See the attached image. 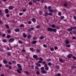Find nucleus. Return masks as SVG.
I'll return each mask as SVG.
<instances>
[{"label":"nucleus","instance_id":"1","mask_svg":"<svg viewBox=\"0 0 76 76\" xmlns=\"http://www.w3.org/2000/svg\"><path fill=\"white\" fill-rule=\"evenodd\" d=\"M76 27H71V28H69L67 29L68 31H72L73 29H76Z\"/></svg>","mask_w":76,"mask_h":76},{"label":"nucleus","instance_id":"2","mask_svg":"<svg viewBox=\"0 0 76 76\" xmlns=\"http://www.w3.org/2000/svg\"><path fill=\"white\" fill-rule=\"evenodd\" d=\"M48 9L49 10V12L51 13H53V10L51 9V7L49 6L48 8Z\"/></svg>","mask_w":76,"mask_h":76},{"label":"nucleus","instance_id":"3","mask_svg":"<svg viewBox=\"0 0 76 76\" xmlns=\"http://www.w3.org/2000/svg\"><path fill=\"white\" fill-rule=\"evenodd\" d=\"M17 66H18V69H19L20 70H22V67H21V66L20 65V64H17Z\"/></svg>","mask_w":76,"mask_h":76},{"label":"nucleus","instance_id":"4","mask_svg":"<svg viewBox=\"0 0 76 76\" xmlns=\"http://www.w3.org/2000/svg\"><path fill=\"white\" fill-rule=\"evenodd\" d=\"M44 66L45 67V70L47 71L48 70V69H49V68L47 66V64H45Z\"/></svg>","mask_w":76,"mask_h":76},{"label":"nucleus","instance_id":"5","mask_svg":"<svg viewBox=\"0 0 76 76\" xmlns=\"http://www.w3.org/2000/svg\"><path fill=\"white\" fill-rule=\"evenodd\" d=\"M14 41V39L11 38L9 39V42L11 43L12 42H13Z\"/></svg>","mask_w":76,"mask_h":76},{"label":"nucleus","instance_id":"6","mask_svg":"<svg viewBox=\"0 0 76 76\" xmlns=\"http://www.w3.org/2000/svg\"><path fill=\"white\" fill-rule=\"evenodd\" d=\"M33 58L36 59L37 60H38V56L36 55H34L33 56Z\"/></svg>","mask_w":76,"mask_h":76},{"label":"nucleus","instance_id":"7","mask_svg":"<svg viewBox=\"0 0 76 76\" xmlns=\"http://www.w3.org/2000/svg\"><path fill=\"white\" fill-rule=\"evenodd\" d=\"M65 43L66 44H70V42L69 41L68 39H66L65 40Z\"/></svg>","mask_w":76,"mask_h":76},{"label":"nucleus","instance_id":"8","mask_svg":"<svg viewBox=\"0 0 76 76\" xmlns=\"http://www.w3.org/2000/svg\"><path fill=\"white\" fill-rule=\"evenodd\" d=\"M48 31H53V28H48Z\"/></svg>","mask_w":76,"mask_h":76},{"label":"nucleus","instance_id":"9","mask_svg":"<svg viewBox=\"0 0 76 76\" xmlns=\"http://www.w3.org/2000/svg\"><path fill=\"white\" fill-rule=\"evenodd\" d=\"M72 56H73V55L72 54H70L68 55L67 57H68V58H70L72 57Z\"/></svg>","mask_w":76,"mask_h":76},{"label":"nucleus","instance_id":"10","mask_svg":"<svg viewBox=\"0 0 76 76\" xmlns=\"http://www.w3.org/2000/svg\"><path fill=\"white\" fill-rule=\"evenodd\" d=\"M41 72L43 74H45L47 73V72L44 70L41 71Z\"/></svg>","mask_w":76,"mask_h":76},{"label":"nucleus","instance_id":"11","mask_svg":"<svg viewBox=\"0 0 76 76\" xmlns=\"http://www.w3.org/2000/svg\"><path fill=\"white\" fill-rule=\"evenodd\" d=\"M5 12L6 13V14L9 13V10H8V9H5Z\"/></svg>","mask_w":76,"mask_h":76},{"label":"nucleus","instance_id":"12","mask_svg":"<svg viewBox=\"0 0 76 76\" xmlns=\"http://www.w3.org/2000/svg\"><path fill=\"white\" fill-rule=\"evenodd\" d=\"M13 9V7H12V6H11L9 7V10H12Z\"/></svg>","mask_w":76,"mask_h":76},{"label":"nucleus","instance_id":"13","mask_svg":"<svg viewBox=\"0 0 76 76\" xmlns=\"http://www.w3.org/2000/svg\"><path fill=\"white\" fill-rule=\"evenodd\" d=\"M59 60L60 62H61V63H63V59H62L61 58H59Z\"/></svg>","mask_w":76,"mask_h":76},{"label":"nucleus","instance_id":"14","mask_svg":"<svg viewBox=\"0 0 76 76\" xmlns=\"http://www.w3.org/2000/svg\"><path fill=\"white\" fill-rule=\"evenodd\" d=\"M41 28V26H40L38 25L37 26H36V28L37 29H39V28Z\"/></svg>","mask_w":76,"mask_h":76},{"label":"nucleus","instance_id":"15","mask_svg":"<svg viewBox=\"0 0 76 76\" xmlns=\"http://www.w3.org/2000/svg\"><path fill=\"white\" fill-rule=\"evenodd\" d=\"M23 37L24 38H26L27 37V35L25 34V33L23 34Z\"/></svg>","mask_w":76,"mask_h":76},{"label":"nucleus","instance_id":"16","mask_svg":"<svg viewBox=\"0 0 76 76\" xmlns=\"http://www.w3.org/2000/svg\"><path fill=\"white\" fill-rule=\"evenodd\" d=\"M3 63H4V64H7V61H6V60H4L3 61Z\"/></svg>","mask_w":76,"mask_h":76},{"label":"nucleus","instance_id":"17","mask_svg":"<svg viewBox=\"0 0 76 76\" xmlns=\"http://www.w3.org/2000/svg\"><path fill=\"white\" fill-rule=\"evenodd\" d=\"M52 31H53L54 32H57V29H53Z\"/></svg>","mask_w":76,"mask_h":76},{"label":"nucleus","instance_id":"18","mask_svg":"<svg viewBox=\"0 0 76 76\" xmlns=\"http://www.w3.org/2000/svg\"><path fill=\"white\" fill-rule=\"evenodd\" d=\"M36 65L38 67H41V64L39 63H37Z\"/></svg>","mask_w":76,"mask_h":76},{"label":"nucleus","instance_id":"19","mask_svg":"<svg viewBox=\"0 0 76 76\" xmlns=\"http://www.w3.org/2000/svg\"><path fill=\"white\" fill-rule=\"evenodd\" d=\"M44 37L43 36H41L40 37V39H44Z\"/></svg>","mask_w":76,"mask_h":76},{"label":"nucleus","instance_id":"20","mask_svg":"<svg viewBox=\"0 0 76 76\" xmlns=\"http://www.w3.org/2000/svg\"><path fill=\"white\" fill-rule=\"evenodd\" d=\"M40 69L41 70V71L44 70V69H45V68H44V67H42Z\"/></svg>","mask_w":76,"mask_h":76},{"label":"nucleus","instance_id":"21","mask_svg":"<svg viewBox=\"0 0 76 76\" xmlns=\"http://www.w3.org/2000/svg\"><path fill=\"white\" fill-rule=\"evenodd\" d=\"M50 50L51 51H53L54 50V48H53L52 47L50 48Z\"/></svg>","mask_w":76,"mask_h":76},{"label":"nucleus","instance_id":"22","mask_svg":"<svg viewBox=\"0 0 76 76\" xmlns=\"http://www.w3.org/2000/svg\"><path fill=\"white\" fill-rule=\"evenodd\" d=\"M20 27H21V28H23V27H24V25L23 24H20Z\"/></svg>","mask_w":76,"mask_h":76},{"label":"nucleus","instance_id":"23","mask_svg":"<svg viewBox=\"0 0 76 76\" xmlns=\"http://www.w3.org/2000/svg\"><path fill=\"white\" fill-rule=\"evenodd\" d=\"M45 16H48V13L47 12H45Z\"/></svg>","mask_w":76,"mask_h":76},{"label":"nucleus","instance_id":"24","mask_svg":"<svg viewBox=\"0 0 76 76\" xmlns=\"http://www.w3.org/2000/svg\"><path fill=\"white\" fill-rule=\"evenodd\" d=\"M37 51V52L38 53H39L40 52V50H39V49H37L36 50Z\"/></svg>","mask_w":76,"mask_h":76},{"label":"nucleus","instance_id":"25","mask_svg":"<svg viewBox=\"0 0 76 76\" xmlns=\"http://www.w3.org/2000/svg\"><path fill=\"white\" fill-rule=\"evenodd\" d=\"M16 32H19V30L18 28H16L15 30Z\"/></svg>","mask_w":76,"mask_h":76},{"label":"nucleus","instance_id":"26","mask_svg":"<svg viewBox=\"0 0 76 76\" xmlns=\"http://www.w3.org/2000/svg\"><path fill=\"white\" fill-rule=\"evenodd\" d=\"M48 66H51L52 64H51V62H49L48 63Z\"/></svg>","mask_w":76,"mask_h":76},{"label":"nucleus","instance_id":"27","mask_svg":"<svg viewBox=\"0 0 76 76\" xmlns=\"http://www.w3.org/2000/svg\"><path fill=\"white\" fill-rule=\"evenodd\" d=\"M17 72L18 73L20 74L21 73V71H20V70H19V69L17 70Z\"/></svg>","mask_w":76,"mask_h":76},{"label":"nucleus","instance_id":"28","mask_svg":"<svg viewBox=\"0 0 76 76\" xmlns=\"http://www.w3.org/2000/svg\"><path fill=\"white\" fill-rule=\"evenodd\" d=\"M18 43L19 44H22V43H23V42H22V41H21V40H19L18 41Z\"/></svg>","mask_w":76,"mask_h":76},{"label":"nucleus","instance_id":"29","mask_svg":"<svg viewBox=\"0 0 76 76\" xmlns=\"http://www.w3.org/2000/svg\"><path fill=\"white\" fill-rule=\"evenodd\" d=\"M56 68L57 69H60V66L58 65H57L56 66Z\"/></svg>","mask_w":76,"mask_h":76},{"label":"nucleus","instance_id":"30","mask_svg":"<svg viewBox=\"0 0 76 76\" xmlns=\"http://www.w3.org/2000/svg\"><path fill=\"white\" fill-rule=\"evenodd\" d=\"M36 43H37V41H34L32 42L33 44H36Z\"/></svg>","mask_w":76,"mask_h":76},{"label":"nucleus","instance_id":"31","mask_svg":"<svg viewBox=\"0 0 76 76\" xmlns=\"http://www.w3.org/2000/svg\"><path fill=\"white\" fill-rule=\"evenodd\" d=\"M7 55H8V56H10L11 55V53L10 52H8L7 53Z\"/></svg>","mask_w":76,"mask_h":76},{"label":"nucleus","instance_id":"32","mask_svg":"<svg viewBox=\"0 0 76 76\" xmlns=\"http://www.w3.org/2000/svg\"><path fill=\"white\" fill-rule=\"evenodd\" d=\"M36 74L37 75H39V74H40L39 73V72L38 71H37L36 72Z\"/></svg>","mask_w":76,"mask_h":76},{"label":"nucleus","instance_id":"33","mask_svg":"<svg viewBox=\"0 0 76 76\" xmlns=\"http://www.w3.org/2000/svg\"><path fill=\"white\" fill-rule=\"evenodd\" d=\"M51 26L53 28H54L55 27H56V26H55V25H54V24H53Z\"/></svg>","mask_w":76,"mask_h":76},{"label":"nucleus","instance_id":"34","mask_svg":"<svg viewBox=\"0 0 76 76\" xmlns=\"http://www.w3.org/2000/svg\"><path fill=\"white\" fill-rule=\"evenodd\" d=\"M38 39V37H33V40H35L36 39Z\"/></svg>","mask_w":76,"mask_h":76},{"label":"nucleus","instance_id":"35","mask_svg":"<svg viewBox=\"0 0 76 76\" xmlns=\"http://www.w3.org/2000/svg\"><path fill=\"white\" fill-rule=\"evenodd\" d=\"M24 73L26 74V75H29V73L28 72H27V71H25L24 72Z\"/></svg>","mask_w":76,"mask_h":76},{"label":"nucleus","instance_id":"36","mask_svg":"<svg viewBox=\"0 0 76 76\" xmlns=\"http://www.w3.org/2000/svg\"><path fill=\"white\" fill-rule=\"evenodd\" d=\"M2 41H3V42H4L5 43V42H6L7 40H6V39H3V40H2Z\"/></svg>","mask_w":76,"mask_h":76},{"label":"nucleus","instance_id":"37","mask_svg":"<svg viewBox=\"0 0 76 76\" xmlns=\"http://www.w3.org/2000/svg\"><path fill=\"white\" fill-rule=\"evenodd\" d=\"M72 69H76V66H72Z\"/></svg>","mask_w":76,"mask_h":76},{"label":"nucleus","instance_id":"38","mask_svg":"<svg viewBox=\"0 0 76 76\" xmlns=\"http://www.w3.org/2000/svg\"><path fill=\"white\" fill-rule=\"evenodd\" d=\"M64 18V16H62L61 17V19L63 20Z\"/></svg>","mask_w":76,"mask_h":76},{"label":"nucleus","instance_id":"39","mask_svg":"<svg viewBox=\"0 0 76 76\" xmlns=\"http://www.w3.org/2000/svg\"><path fill=\"white\" fill-rule=\"evenodd\" d=\"M48 15H50V16H52L53 15V14L52 13L50 12L48 13Z\"/></svg>","mask_w":76,"mask_h":76},{"label":"nucleus","instance_id":"40","mask_svg":"<svg viewBox=\"0 0 76 76\" xmlns=\"http://www.w3.org/2000/svg\"><path fill=\"white\" fill-rule=\"evenodd\" d=\"M43 46L44 47H45V48H47V46L45 44L43 45Z\"/></svg>","mask_w":76,"mask_h":76},{"label":"nucleus","instance_id":"41","mask_svg":"<svg viewBox=\"0 0 76 76\" xmlns=\"http://www.w3.org/2000/svg\"><path fill=\"white\" fill-rule=\"evenodd\" d=\"M30 49L31 51H34V48H30Z\"/></svg>","mask_w":76,"mask_h":76},{"label":"nucleus","instance_id":"42","mask_svg":"<svg viewBox=\"0 0 76 76\" xmlns=\"http://www.w3.org/2000/svg\"><path fill=\"white\" fill-rule=\"evenodd\" d=\"M12 63H13V64H15L16 63V61H12Z\"/></svg>","mask_w":76,"mask_h":76},{"label":"nucleus","instance_id":"43","mask_svg":"<svg viewBox=\"0 0 76 76\" xmlns=\"http://www.w3.org/2000/svg\"><path fill=\"white\" fill-rule=\"evenodd\" d=\"M7 32L8 34L10 33V30H8L7 31Z\"/></svg>","mask_w":76,"mask_h":76},{"label":"nucleus","instance_id":"44","mask_svg":"<svg viewBox=\"0 0 76 76\" xmlns=\"http://www.w3.org/2000/svg\"><path fill=\"white\" fill-rule=\"evenodd\" d=\"M39 13L40 15H42V11H40L39 12Z\"/></svg>","mask_w":76,"mask_h":76},{"label":"nucleus","instance_id":"45","mask_svg":"<svg viewBox=\"0 0 76 76\" xmlns=\"http://www.w3.org/2000/svg\"><path fill=\"white\" fill-rule=\"evenodd\" d=\"M32 21L33 22H35V21H36V20H35V19L33 18L32 19Z\"/></svg>","mask_w":76,"mask_h":76},{"label":"nucleus","instance_id":"46","mask_svg":"<svg viewBox=\"0 0 76 76\" xmlns=\"http://www.w3.org/2000/svg\"><path fill=\"white\" fill-rule=\"evenodd\" d=\"M56 76H61V74L60 73H58L56 74Z\"/></svg>","mask_w":76,"mask_h":76},{"label":"nucleus","instance_id":"47","mask_svg":"<svg viewBox=\"0 0 76 76\" xmlns=\"http://www.w3.org/2000/svg\"><path fill=\"white\" fill-rule=\"evenodd\" d=\"M5 26L7 28H8V29L9 28V26L8 25H5Z\"/></svg>","mask_w":76,"mask_h":76},{"label":"nucleus","instance_id":"48","mask_svg":"<svg viewBox=\"0 0 76 76\" xmlns=\"http://www.w3.org/2000/svg\"><path fill=\"white\" fill-rule=\"evenodd\" d=\"M39 59L40 60V61H42V60H43V59L42 58H39Z\"/></svg>","mask_w":76,"mask_h":76},{"label":"nucleus","instance_id":"49","mask_svg":"<svg viewBox=\"0 0 76 76\" xmlns=\"http://www.w3.org/2000/svg\"><path fill=\"white\" fill-rule=\"evenodd\" d=\"M26 9H24L23 10V12H26Z\"/></svg>","mask_w":76,"mask_h":76},{"label":"nucleus","instance_id":"50","mask_svg":"<svg viewBox=\"0 0 76 76\" xmlns=\"http://www.w3.org/2000/svg\"><path fill=\"white\" fill-rule=\"evenodd\" d=\"M58 15L59 16H61V12H59L58 13Z\"/></svg>","mask_w":76,"mask_h":76},{"label":"nucleus","instance_id":"51","mask_svg":"<svg viewBox=\"0 0 76 76\" xmlns=\"http://www.w3.org/2000/svg\"><path fill=\"white\" fill-rule=\"evenodd\" d=\"M31 23H32V22L31 21H28V24H31Z\"/></svg>","mask_w":76,"mask_h":76},{"label":"nucleus","instance_id":"52","mask_svg":"<svg viewBox=\"0 0 76 76\" xmlns=\"http://www.w3.org/2000/svg\"><path fill=\"white\" fill-rule=\"evenodd\" d=\"M54 48L55 50H57V49H58V47H57V46H55L54 47Z\"/></svg>","mask_w":76,"mask_h":76},{"label":"nucleus","instance_id":"53","mask_svg":"<svg viewBox=\"0 0 76 76\" xmlns=\"http://www.w3.org/2000/svg\"><path fill=\"white\" fill-rule=\"evenodd\" d=\"M73 32L74 34H76V29H75Z\"/></svg>","mask_w":76,"mask_h":76},{"label":"nucleus","instance_id":"54","mask_svg":"<svg viewBox=\"0 0 76 76\" xmlns=\"http://www.w3.org/2000/svg\"><path fill=\"white\" fill-rule=\"evenodd\" d=\"M35 69H36V70H38V67L37 66H36Z\"/></svg>","mask_w":76,"mask_h":76},{"label":"nucleus","instance_id":"55","mask_svg":"<svg viewBox=\"0 0 76 76\" xmlns=\"http://www.w3.org/2000/svg\"><path fill=\"white\" fill-rule=\"evenodd\" d=\"M29 5H32V3L31 2H30L29 3Z\"/></svg>","mask_w":76,"mask_h":76},{"label":"nucleus","instance_id":"56","mask_svg":"<svg viewBox=\"0 0 76 76\" xmlns=\"http://www.w3.org/2000/svg\"><path fill=\"white\" fill-rule=\"evenodd\" d=\"M66 46L67 47H68L69 48V47H70V45L69 44L68 45H66Z\"/></svg>","mask_w":76,"mask_h":76},{"label":"nucleus","instance_id":"57","mask_svg":"<svg viewBox=\"0 0 76 76\" xmlns=\"http://www.w3.org/2000/svg\"><path fill=\"white\" fill-rule=\"evenodd\" d=\"M27 38L28 39H31V36H29Z\"/></svg>","mask_w":76,"mask_h":76},{"label":"nucleus","instance_id":"58","mask_svg":"<svg viewBox=\"0 0 76 76\" xmlns=\"http://www.w3.org/2000/svg\"><path fill=\"white\" fill-rule=\"evenodd\" d=\"M19 15L20 16H21V15H23V13L22 12H20L19 13Z\"/></svg>","mask_w":76,"mask_h":76},{"label":"nucleus","instance_id":"59","mask_svg":"<svg viewBox=\"0 0 76 76\" xmlns=\"http://www.w3.org/2000/svg\"><path fill=\"white\" fill-rule=\"evenodd\" d=\"M47 61H48V62L50 61H51V59L50 58L48 59L47 60Z\"/></svg>","mask_w":76,"mask_h":76},{"label":"nucleus","instance_id":"60","mask_svg":"<svg viewBox=\"0 0 76 76\" xmlns=\"http://www.w3.org/2000/svg\"><path fill=\"white\" fill-rule=\"evenodd\" d=\"M57 12V10H53V12H54V13H55V12Z\"/></svg>","mask_w":76,"mask_h":76},{"label":"nucleus","instance_id":"61","mask_svg":"<svg viewBox=\"0 0 76 76\" xmlns=\"http://www.w3.org/2000/svg\"><path fill=\"white\" fill-rule=\"evenodd\" d=\"M64 6H65V7H67V5L66 4H64Z\"/></svg>","mask_w":76,"mask_h":76},{"label":"nucleus","instance_id":"62","mask_svg":"<svg viewBox=\"0 0 76 76\" xmlns=\"http://www.w3.org/2000/svg\"><path fill=\"white\" fill-rule=\"evenodd\" d=\"M56 29H60V27H58V26H56Z\"/></svg>","mask_w":76,"mask_h":76},{"label":"nucleus","instance_id":"63","mask_svg":"<svg viewBox=\"0 0 76 76\" xmlns=\"http://www.w3.org/2000/svg\"><path fill=\"white\" fill-rule=\"evenodd\" d=\"M73 58L74 60H76V57L73 56Z\"/></svg>","mask_w":76,"mask_h":76},{"label":"nucleus","instance_id":"64","mask_svg":"<svg viewBox=\"0 0 76 76\" xmlns=\"http://www.w3.org/2000/svg\"><path fill=\"white\" fill-rule=\"evenodd\" d=\"M7 50H10V48L9 47H7Z\"/></svg>","mask_w":76,"mask_h":76}]
</instances>
